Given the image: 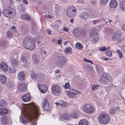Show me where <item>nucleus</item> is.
I'll return each mask as SVG.
<instances>
[{
	"label": "nucleus",
	"instance_id": "f257e3e1",
	"mask_svg": "<svg viewBox=\"0 0 125 125\" xmlns=\"http://www.w3.org/2000/svg\"><path fill=\"white\" fill-rule=\"evenodd\" d=\"M24 116L22 117V121L24 124L30 121L31 125H36L37 123L34 118L40 114L38 106L33 104H26L24 107Z\"/></svg>",
	"mask_w": 125,
	"mask_h": 125
},
{
	"label": "nucleus",
	"instance_id": "f03ea898",
	"mask_svg": "<svg viewBox=\"0 0 125 125\" xmlns=\"http://www.w3.org/2000/svg\"><path fill=\"white\" fill-rule=\"evenodd\" d=\"M23 44L25 48L30 50H33L35 49L34 39L30 36L27 37L24 39Z\"/></svg>",
	"mask_w": 125,
	"mask_h": 125
},
{
	"label": "nucleus",
	"instance_id": "7ed1b4c3",
	"mask_svg": "<svg viewBox=\"0 0 125 125\" xmlns=\"http://www.w3.org/2000/svg\"><path fill=\"white\" fill-rule=\"evenodd\" d=\"M98 31L97 29H94L89 34V39L92 44L95 43L98 40L99 37L97 34Z\"/></svg>",
	"mask_w": 125,
	"mask_h": 125
},
{
	"label": "nucleus",
	"instance_id": "20e7f679",
	"mask_svg": "<svg viewBox=\"0 0 125 125\" xmlns=\"http://www.w3.org/2000/svg\"><path fill=\"white\" fill-rule=\"evenodd\" d=\"M2 12L4 15L8 18H12L16 14V11L13 9L10 8L9 10H3Z\"/></svg>",
	"mask_w": 125,
	"mask_h": 125
},
{
	"label": "nucleus",
	"instance_id": "39448f33",
	"mask_svg": "<svg viewBox=\"0 0 125 125\" xmlns=\"http://www.w3.org/2000/svg\"><path fill=\"white\" fill-rule=\"evenodd\" d=\"M110 120L109 115L107 114L101 115L99 117V120L100 122L103 124L108 123Z\"/></svg>",
	"mask_w": 125,
	"mask_h": 125
},
{
	"label": "nucleus",
	"instance_id": "423d86ee",
	"mask_svg": "<svg viewBox=\"0 0 125 125\" xmlns=\"http://www.w3.org/2000/svg\"><path fill=\"white\" fill-rule=\"evenodd\" d=\"M112 79L109 75L106 73H104L100 78V82L103 84H108L111 83Z\"/></svg>",
	"mask_w": 125,
	"mask_h": 125
},
{
	"label": "nucleus",
	"instance_id": "0eeeda50",
	"mask_svg": "<svg viewBox=\"0 0 125 125\" xmlns=\"http://www.w3.org/2000/svg\"><path fill=\"white\" fill-rule=\"evenodd\" d=\"M31 75L33 79L37 80L40 82H43L45 78L43 75L41 74H35L33 71L31 72Z\"/></svg>",
	"mask_w": 125,
	"mask_h": 125
},
{
	"label": "nucleus",
	"instance_id": "6e6552de",
	"mask_svg": "<svg viewBox=\"0 0 125 125\" xmlns=\"http://www.w3.org/2000/svg\"><path fill=\"white\" fill-rule=\"evenodd\" d=\"M51 89L53 95L56 96H58L61 93L60 86L57 84H54L52 86Z\"/></svg>",
	"mask_w": 125,
	"mask_h": 125
},
{
	"label": "nucleus",
	"instance_id": "1a4fd4ad",
	"mask_svg": "<svg viewBox=\"0 0 125 125\" xmlns=\"http://www.w3.org/2000/svg\"><path fill=\"white\" fill-rule=\"evenodd\" d=\"M80 92L72 88H70L69 90L66 92L67 95L71 98H76L77 95L80 94Z\"/></svg>",
	"mask_w": 125,
	"mask_h": 125
},
{
	"label": "nucleus",
	"instance_id": "9d476101",
	"mask_svg": "<svg viewBox=\"0 0 125 125\" xmlns=\"http://www.w3.org/2000/svg\"><path fill=\"white\" fill-rule=\"evenodd\" d=\"M83 109L85 112L87 114H91L94 111L93 107L89 104H85L83 107Z\"/></svg>",
	"mask_w": 125,
	"mask_h": 125
},
{
	"label": "nucleus",
	"instance_id": "9b49d317",
	"mask_svg": "<svg viewBox=\"0 0 125 125\" xmlns=\"http://www.w3.org/2000/svg\"><path fill=\"white\" fill-rule=\"evenodd\" d=\"M58 65L59 67H62L65 63L67 62L65 57L63 56H59L58 57Z\"/></svg>",
	"mask_w": 125,
	"mask_h": 125
},
{
	"label": "nucleus",
	"instance_id": "f8f14e48",
	"mask_svg": "<svg viewBox=\"0 0 125 125\" xmlns=\"http://www.w3.org/2000/svg\"><path fill=\"white\" fill-rule=\"evenodd\" d=\"M42 105V107L43 110H48L49 109V107L47 99L45 98L43 100Z\"/></svg>",
	"mask_w": 125,
	"mask_h": 125
},
{
	"label": "nucleus",
	"instance_id": "ddd939ff",
	"mask_svg": "<svg viewBox=\"0 0 125 125\" xmlns=\"http://www.w3.org/2000/svg\"><path fill=\"white\" fill-rule=\"evenodd\" d=\"M18 88L21 91H25L26 89V85L25 83L21 82L18 85Z\"/></svg>",
	"mask_w": 125,
	"mask_h": 125
},
{
	"label": "nucleus",
	"instance_id": "4468645a",
	"mask_svg": "<svg viewBox=\"0 0 125 125\" xmlns=\"http://www.w3.org/2000/svg\"><path fill=\"white\" fill-rule=\"evenodd\" d=\"M121 37V33L120 31H117L113 36L112 39L113 41H116L119 39Z\"/></svg>",
	"mask_w": 125,
	"mask_h": 125
},
{
	"label": "nucleus",
	"instance_id": "2eb2a0df",
	"mask_svg": "<svg viewBox=\"0 0 125 125\" xmlns=\"http://www.w3.org/2000/svg\"><path fill=\"white\" fill-rule=\"evenodd\" d=\"M38 87L40 92L42 93H44L47 91V86L45 85H39L38 84Z\"/></svg>",
	"mask_w": 125,
	"mask_h": 125
},
{
	"label": "nucleus",
	"instance_id": "dca6fc26",
	"mask_svg": "<svg viewBox=\"0 0 125 125\" xmlns=\"http://www.w3.org/2000/svg\"><path fill=\"white\" fill-rule=\"evenodd\" d=\"M0 67L1 70L5 72L7 71L8 69V67L7 64L4 62L0 63Z\"/></svg>",
	"mask_w": 125,
	"mask_h": 125
},
{
	"label": "nucleus",
	"instance_id": "f3484780",
	"mask_svg": "<svg viewBox=\"0 0 125 125\" xmlns=\"http://www.w3.org/2000/svg\"><path fill=\"white\" fill-rule=\"evenodd\" d=\"M31 97L29 94H26L22 97L23 101L24 102H28L31 99Z\"/></svg>",
	"mask_w": 125,
	"mask_h": 125
},
{
	"label": "nucleus",
	"instance_id": "a211bd4d",
	"mask_svg": "<svg viewBox=\"0 0 125 125\" xmlns=\"http://www.w3.org/2000/svg\"><path fill=\"white\" fill-rule=\"evenodd\" d=\"M24 74L23 71L20 72L18 73V79L20 81L23 80L24 79Z\"/></svg>",
	"mask_w": 125,
	"mask_h": 125
},
{
	"label": "nucleus",
	"instance_id": "6ab92c4d",
	"mask_svg": "<svg viewBox=\"0 0 125 125\" xmlns=\"http://www.w3.org/2000/svg\"><path fill=\"white\" fill-rule=\"evenodd\" d=\"M6 81V79L5 75L2 74L0 75V82L2 84H5Z\"/></svg>",
	"mask_w": 125,
	"mask_h": 125
},
{
	"label": "nucleus",
	"instance_id": "aec40b11",
	"mask_svg": "<svg viewBox=\"0 0 125 125\" xmlns=\"http://www.w3.org/2000/svg\"><path fill=\"white\" fill-rule=\"evenodd\" d=\"M117 5V2L114 0H111L109 3V6L111 7L115 8L116 7Z\"/></svg>",
	"mask_w": 125,
	"mask_h": 125
},
{
	"label": "nucleus",
	"instance_id": "412c9836",
	"mask_svg": "<svg viewBox=\"0 0 125 125\" xmlns=\"http://www.w3.org/2000/svg\"><path fill=\"white\" fill-rule=\"evenodd\" d=\"M61 118L62 120H69L71 117V116L67 114H63L61 117Z\"/></svg>",
	"mask_w": 125,
	"mask_h": 125
},
{
	"label": "nucleus",
	"instance_id": "4be33fe9",
	"mask_svg": "<svg viewBox=\"0 0 125 125\" xmlns=\"http://www.w3.org/2000/svg\"><path fill=\"white\" fill-rule=\"evenodd\" d=\"M53 5L55 6L56 11L55 12L56 14H58L60 11H61L62 10V8L61 7L58 6V5H56L55 4H54Z\"/></svg>",
	"mask_w": 125,
	"mask_h": 125
},
{
	"label": "nucleus",
	"instance_id": "5701e85b",
	"mask_svg": "<svg viewBox=\"0 0 125 125\" xmlns=\"http://www.w3.org/2000/svg\"><path fill=\"white\" fill-rule=\"evenodd\" d=\"M66 14L67 16L68 17L72 18L74 17L75 16L76 14L75 13H73L72 12L67 10Z\"/></svg>",
	"mask_w": 125,
	"mask_h": 125
},
{
	"label": "nucleus",
	"instance_id": "b1692460",
	"mask_svg": "<svg viewBox=\"0 0 125 125\" xmlns=\"http://www.w3.org/2000/svg\"><path fill=\"white\" fill-rule=\"evenodd\" d=\"M33 59L34 61V63L35 64H37L39 62V57L36 54L34 55H33Z\"/></svg>",
	"mask_w": 125,
	"mask_h": 125
},
{
	"label": "nucleus",
	"instance_id": "393cba45",
	"mask_svg": "<svg viewBox=\"0 0 125 125\" xmlns=\"http://www.w3.org/2000/svg\"><path fill=\"white\" fill-rule=\"evenodd\" d=\"M45 15L46 18H50L53 16L52 12L50 11H46L45 12Z\"/></svg>",
	"mask_w": 125,
	"mask_h": 125
},
{
	"label": "nucleus",
	"instance_id": "a878e982",
	"mask_svg": "<svg viewBox=\"0 0 125 125\" xmlns=\"http://www.w3.org/2000/svg\"><path fill=\"white\" fill-rule=\"evenodd\" d=\"M21 17L22 19L23 20H29L30 19L29 15L26 14H23L21 15Z\"/></svg>",
	"mask_w": 125,
	"mask_h": 125
},
{
	"label": "nucleus",
	"instance_id": "bb28decb",
	"mask_svg": "<svg viewBox=\"0 0 125 125\" xmlns=\"http://www.w3.org/2000/svg\"><path fill=\"white\" fill-rule=\"evenodd\" d=\"M8 113L7 109L5 108H2L0 109V114L1 115H4Z\"/></svg>",
	"mask_w": 125,
	"mask_h": 125
},
{
	"label": "nucleus",
	"instance_id": "cd10ccee",
	"mask_svg": "<svg viewBox=\"0 0 125 125\" xmlns=\"http://www.w3.org/2000/svg\"><path fill=\"white\" fill-rule=\"evenodd\" d=\"M89 14L85 13H82L79 16L81 18H83L84 19H86L89 17Z\"/></svg>",
	"mask_w": 125,
	"mask_h": 125
},
{
	"label": "nucleus",
	"instance_id": "c85d7f7f",
	"mask_svg": "<svg viewBox=\"0 0 125 125\" xmlns=\"http://www.w3.org/2000/svg\"><path fill=\"white\" fill-rule=\"evenodd\" d=\"M88 122L85 119L81 120L79 123V125H88Z\"/></svg>",
	"mask_w": 125,
	"mask_h": 125
},
{
	"label": "nucleus",
	"instance_id": "c756f323",
	"mask_svg": "<svg viewBox=\"0 0 125 125\" xmlns=\"http://www.w3.org/2000/svg\"><path fill=\"white\" fill-rule=\"evenodd\" d=\"M11 63L13 66H16L18 64V62L15 59H12L11 61Z\"/></svg>",
	"mask_w": 125,
	"mask_h": 125
},
{
	"label": "nucleus",
	"instance_id": "7c9ffc66",
	"mask_svg": "<svg viewBox=\"0 0 125 125\" xmlns=\"http://www.w3.org/2000/svg\"><path fill=\"white\" fill-rule=\"evenodd\" d=\"M118 107H116L111 109L110 111V114L112 115H114L115 113V111L118 110Z\"/></svg>",
	"mask_w": 125,
	"mask_h": 125
},
{
	"label": "nucleus",
	"instance_id": "2f4dec72",
	"mask_svg": "<svg viewBox=\"0 0 125 125\" xmlns=\"http://www.w3.org/2000/svg\"><path fill=\"white\" fill-rule=\"evenodd\" d=\"M120 8L123 10L125 11V1H123L120 4Z\"/></svg>",
	"mask_w": 125,
	"mask_h": 125
},
{
	"label": "nucleus",
	"instance_id": "473e14b6",
	"mask_svg": "<svg viewBox=\"0 0 125 125\" xmlns=\"http://www.w3.org/2000/svg\"><path fill=\"white\" fill-rule=\"evenodd\" d=\"M64 52L65 54H68L69 53L70 54L72 52V48L70 47H68L65 48L64 50Z\"/></svg>",
	"mask_w": 125,
	"mask_h": 125
},
{
	"label": "nucleus",
	"instance_id": "72a5a7b5",
	"mask_svg": "<svg viewBox=\"0 0 125 125\" xmlns=\"http://www.w3.org/2000/svg\"><path fill=\"white\" fill-rule=\"evenodd\" d=\"M105 54L107 56L111 57L112 55V52L110 50L107 51L105 52Z\"/></svg>",
	"mask_w": 125,
	"mask_h": 125
},
{
	"label": "nucleus",
	"instance_id": "f704fd0d",
	"mask_svg": "<svg viewBox=\"0 0 125 125\" xmlns=\"http://www.w3.org/2000/svg\"><path fill=\"white\" fill-rule=\"evenodd\" d=\"M99 88V86L97 85H93L92 86V90L94 91L98 89Z\"/></svg>",
	"mask_w": 125,
	"mask_h": 125
},
{
	"label": "nucleus",
	"instance_id": "c9c22d12",
	"mask_svg": "<svg viewBox=\"0 0 125 125\" xmlns=\"http://www.w3.org/2000/svg\"><path fill=\"white\" fill-rule=\"evenodd\" d=\"M60 105L62 107H65L66 106V103L63 101H59Z\"/></svg>",
	"mask_w": 125,
	"mask_h": 125
},
{
	"label": "nucleus",
	"instance_id": "e433bc0d",
	"mask_svg": "<svg viewBox=\"0 0 125 125\" xmlns=\"http://www.w3.org/2000/svg\"><path fill=\"white\" fill-rule=\"evenodd\" d=\"M7 43L5 41L0 42V46L2 47H6Z\"/></svg>",
	"mask_w": 125,
	"mask_h": 125
},
{
	"label": "nucleus",
	"instance_id": "4c0bfd02",
	"mask_svg": "<svg viewBox=\"0 0 125 125\" xmlns=\"http://www.w3.org/2000/svg\"><path fill=\"white\" fill-rule=\"evenodd\" d=\"M21 62L24 63L27 62V59L23 55H22L21 57Z\"/></svg>",
	"mask_w": 125,
	"mask_h": 125
},
{
	"label": "nucleus",
	"instance_id": "58836bf2",
	"mask_svg": "<svg viewBox=\"0 0 125 125\" xmlns=\"http://www.w3.org/2000/svg\"><path fill=\"white\" fill-rule=\"evenodd\" d=\"M76 47L78 49H82L83 48V46L80 43H77L76 44Z\"/></svg>",
	"mask_w": 125,
	"mask_h": 125
},
{
	"label": "nucleus",
	"instance_id": "ea45409f",
	"mask_svg": "<svg viewBox=\"0 0 125 125\" xmlns=\"http://www.w3.org/2000/svg\"><path fill=\"white\" fill-rule=\"evenodd\" d=\"M116 52L118 54L120 58H122L123 56V55L121 51L117 49L116 50Z\"/></svg>",
	"mask_w": 125,
	"mask_h": 125
},
{
	"label": "nucleus",
	"instance_id": "a19ab883",
	"mask_svg": "<svg viewBox=\"0 0 125 125\" xmlns=\"http://www.w3.org/2000/svg\"><path fill=\"white\" fill-rule=\"evenodd\" d=\"M1 122L3 125H5L7 124L6 119L5 117H3L1 118Z\"/></svg>",
	"mask_w": 125,
	"mask_h": 125
},
{
	"label": "nucleus",
	"instance_id": "79ce46f5",
	"mask_svg": "<svg viewBox=\"0 0 125 125\" xmlns=\"http://www.w3.org/2000/svg\"><path fill=\"white\" fill-rule=\"evenodd\" d=\"M11 33L9 31H8L6 33V36L8 38H10L11 37Z\"/></svg>",
	"mask_w": 125,
	"mask_h": 125
},
{
	"label": "nucleus",
	"instance_id": "37998d69",
	"mask_svg": "<svg viewBox=\"0 0 125 125\" xmlns=\"http://www.w3.org/2000/svg\"><path fill=\"white\" fill-rule=\"evenodd\" d=\"M101 21V19H98L97 20H94L93 21V23L95 25L97 23L100 22Z\"/></svg>",
	"mask_w": 125,
	"mask_h": 125
},
{
	"label": "nucleus",
	"instance_id": "c03bdc74",
	"mask_svg": "<svg viewBox=\"0 0 125 125\" xmlns=\"http://www.w3.org/2000/svg\"><path fill=\"white\" fill-rule=\"evenodd\" d=\"M16 71V69L13 67H10V68L9 72L10 73H14Z\"/></svg>",
	"mask_w": 125,
	"mask_h": 125
},
{
	"label": "nucleus",
	"instance_id": "a18cd8bd",
	"mask_svg": "<svg viewBox=\"0 0 125 125\" xmlns=\"http://www.w3.org/2000/svg\"><path fill=\"white\" fill-rule=\"evenodd\" d=\"M63 87L65 89L68 88L70 87V85L69 83H65V85L63 86Z\"/></svg>",
	"mask_w": 125,
	"mask_h": 125
},
{
	"label": "nucleus",
	"instance_id": "49530a36",
	"mask_svg": "<svg viewBox=\"0 0 125 125\" xmlns=\"http://www.w3.org/2000/svg\"><path fill=\"white\" fill-rule=\"evenodd\" d=\"M0 105L4 107L6 105L5 102L3 101H1L0 102Z\"/></svg>",
	"mask_w": 125,
	"mask_h": 125
},
{
	"label": "nucleus",
	"instance_id": "de8ad7c7",
	"mask_svg": "<svg viewBox=\"0 0 125 125\" xmlns=\"http://www.w3.org/2000/svg\"><path fill=\"white\" fill-rule=\"evenodd\" d=\"M106 49V47L105 46L101 47H100L99 51H104Z\"/></svg>",
	"mask_w": 125,
	"mask_h": 125
},
{
	"label": "nucleus",
	"instance_id": "09e8293b",
	"mask_svg": "<svg viewBox=\"0 0 125 125\" xmlns=\"http://www.w3.org/2000/svg\"><path fill=\"white\" fill-rule=\"evenodd\" d=\"M68 9H71L73 10H76V9L75 7L73 5H71L69 6Z\"/></svg>",
	"mask_w": 125,
	"mask_h": 125
},
{
	"label": "nucleus",
	"instance_id": "8fccbe9b",
	"mask_svg": "<svg viewBox=\"0 0 125 125\" xmlns=\"http://www.w3.org/2000/svg\"><path fill=\"white\" fill-rule=\"evenodd\" d=\"M77 117V115L75 113H73L71 115V117H72L73 118H76Z\"/></svg>",
	"mask_w": 125,
	"mask_h": 125
},
{
	"label": "nucleus",
	"instance_id": "3c124183",
	"mask_svg": "<svg viewBox=\"0 0 125 125\" xmlns=\"http://www.w3.org/2000/svg\"><path fill=\"white\" fill-rule=\"evenodd\" d=\"M108 0H101L102 4L103 5L105 4Z\"/></svg>",
	"mask_w": 125,
	"mask_h": 125
},
{
	"label": "nucleus",
	"instance_id": "603ef678",
	"mask_svg": "<svg viewBox=\"0 0 125 125\" xmlns=\"http://www.w3.org/2000/svg\"><path fill=\"white\" fill-rule=\"evenodd\" d=\"M83 60L85 61H86V62H89L90 63H91V64H93V62L92 61H90V60H88L85 58H84Z\"/></svg>",
	"mask_w": 125,
	"mask_h": 125
},
{
	"label": "nucleus",
	"instance_id": "864d4df0",
	"mask_svg": "<svg viewBox=\"0 0 125 125\" xmlns=\"http://www.w3.org/2000/svg\"><path fill=\"white\" fill-rule=\"evenodd\" d=\"M59 25L58 24H55L54 26L53 29L54 30H56L59 28Z\"/></svg>",
	"mask_w": 125,
	"mask_h": 125
},
{
	"label": "nucleus",
	"instance_id": "5fc2aeb1",
	"mask_svg": "<svg viewBox=\"0 0 125 125\" xmlns=\"http://www.w3.org/2000/svg\"><path fill=\"white\" fill-rule=\"evenodd\" d=\"M86 31L84 30H82V31L81 33V34H83V35H85L86 34Z\"/></svg>",
	"mask_w": 125,
	"mask_h": 125
},
{
	"label": "nucleus",
	"instance_id": "6e6d98bb",
	"mask_svg": "<svg viewBox=\"0 0 125 125\" xmlns=\"http://www.w3.org/2000/svg\"><path fill=\"white\" fill-rule=\"evenodd\" d=\"M67 10H68L69 11H70L72 12H73V13H75L76 14V10H72V9H68Z\"/></svg>",
	"mask_w": 125,
	"mask_h": 125
},
{
	"label": "nucleus",
	"instance_id": "4d7b16f0",
	"mask_svg": "<svg viewBox=\"0 0 125 125\" xmlns=\"http://www.w3.org/2000/svg\"><path fill=\"white\" fill-rule=\"evenodd\" d=\"M100 59L103 60H104L105 61H107L108 60V58H107L101 57Z\"/></svg>",
	"mask_w": 125,
	"mask_h": 125
},
{
	"label": "nucleus",
	"instance_id": "13d9d810",
	"mask_svg": "<svg viewBox=\"0 0 125 125\" xmlns=\"http://www.w3.org/2000/svg\"><path fill=\"white\" fill-rule=\"evenodd\" d=\"M63 30L64 31H68V30L67 28L66 27H64L63 28Z\"/></svg>",
	"mask_w": 125,
	"mask_h": 125
},
{
	"label": "nucleus",
	"instance_id": "bf43d9fd",
	"mask_svg": "<svg viewBox=\"0 0 125 125\" xmlns=\"http://www.w3.org/2000/svg\"><path fill=\"white\" fill-rule=\"evenodd\" d=\"M121 48L124 52L125 53V45L122 46Z\"/></svg>",
	"mask_w": 125,
	"mask_h": 125
},
{
	"label": "nucleus",
	"instance_id": "052dcab7",
	"mask_svg": "<svg viewBox=\"0 0 125 125\" xmlns=\"http://www.w3.org/2000/svg\"><path fill=\"white\" fill-rule=\"evenodd\" d=\"M23 2L26 5H27L28 4V2L26 0H23Z\"/></svg>",
	"mask_w": 125,
	"mask_h": 125
},
{
	"label": "nucleus",
	"instance_id": "680f3d73",
	"mask_svg": "<svg viewBox=\"0 0 125 125\" xmlns=\"http://www.w3.org/2000/svg\"><path fill=\"white\" fill-rule=\"evenodd\" d=\"M62 42V40H59L58 41V43L60 45L61 43Z\"/></svg>",
	"mask_w": 125,
	"mask_h": 125
},
{
	"label": "nucleus",
	"instance_id": "e2e57ef3",
	"mask_svg": "<svg viewBox=\"0 0 125 125\" xmlns=\"http://www.w3.org/2000/svg\"><path fill=\"white\" fill-rule=\"evenodd\" d=\"M59 71L58 69H57L56 71H55V73L56 74L59 73Z\"/></svg>",
	"mask_w": 125,
	"mask_h": 125
},
{
	"label": "nucleus",
	"instance_id": "0e129e2a",
	"mask_svg": "<svg viewBox=\"0 0 125 125\" xmlns=\"http://www.w3.org/2000/svg\"><path fill=\"white\" fill-rule=\"evenodd\" d=\"M11 28L12 29H15V27L14 26H12L11 27Z\"/></svg>",
	"mask_w": 125,
	"mask_h": 125
},
{
	"label": "nucleus",
	"instance_id": "69168bd1",
	"mask_svg": "<svg viewBox=\"0 0 125 125\" xmlns=\"http://www.w3.org/2000/svg\"><path fill=\"white\" fill-rule=\"evenodd\" d=\"M122 28L123 30L125 31V24L122 27Z\"/></svg>",
	"mask_w": 125,
	"mask_h": 125
},
{
	"label": "nucleus",
	"instance_id": "338daca9",
	"mask_svg": "<svg viewBox=\"0 0 125 125\" xmlns=\"http://www.w3.org/2000/svg\"><path fill=\"white\" fill-rule=\"evenodd\" d=\"M73 19H71L70 20V21L71 23H73Z\"/></svg>",
	"mask_w": 125,
	"mask_h": 125
},
{
	"label": "nucleus",
	"instance_id": "774afa93",
	"mask_svg": "<svg viewBox=\"0 0 125 125\" xmlns=\"http://www.w3.org/2000/svg\"><path fill=\"white\" fill-rule=\"evenodd\" d=\"M47 33L48 34L50 35L51 34V31H49Z\"/></svg>",
	"mask_w": 125,
	"mask_h": 125
}]
</instances>
